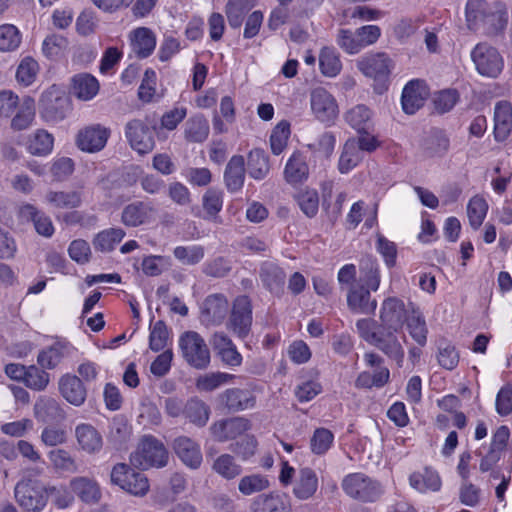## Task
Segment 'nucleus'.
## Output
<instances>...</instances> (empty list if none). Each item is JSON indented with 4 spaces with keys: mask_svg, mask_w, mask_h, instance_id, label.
<instances>
[{
    "mask_svg": "<svg viewBox=\"0 0 512 512\" xmlns=\"http://www.w3.org/2000/svg\"><path fill=\"white\" fill-rule=\"evenodd\" d=\"M412 303L406 305L397 297H388L383 300L380 308L379 319L385 330L398 332L402 329L407 318L411 314Z\"/></svg>",
    "mask_w": 512,
    "mask_h": 512,
    "instance_id": "obj_7",
    "label": "nucleus"
},
{
    "mask_svg": "<svg viewBox=\"0 0 512 512\" xmlns=\"http://www.w3.org/2000/svg\"><path fill=\"white\" fill-rule=\"evenodd\" d=\"M252 325V305L248 296L241 295L233 301L227 329L239 338H245Z\"/></svg>",
    "mask_w": 512,
    "mask_h": 512,
    "instance_id": "obj_10",
    "label": "nucleus"
},
{
    "mask_svg": "<svg viewBox=\"0 0 512 512\" xmlns=\"http://www.w3.org/2000/svg\"><path fill=\"white\" fill-rule=\"evenodd\" d=\"M130 46L134 54L140 58H147L156 46L155 34L146 27H139L129 34Z\"/></svg>",
    "mask_w": 512,
    "mask_h": 512,
    "instance_id": "obj_24",
    "label": "nucleus"
},
{
    "mask_svg": "<svg viewBox=\"0 0 512 512\" xmlns=\"http://www.w3.org/2000/svg\"><path fill=\"white\" fill-rule=\"evenodd\" d=\"M251 428V423L244 417H232L215 421L210 426L212 436L219 442L236 439Z\"/></svg>",
    "mask_w": 512,
    "mask_h": 512,
    "instance_id": "obj_14",
    "label": "nucleus"
},
{
    "mask_svg": "<svg viewBox=\"0 0 512 512\" xmlns=\"http://www.w3.org/2000/svg\"><path fill=\"white\" fill-rule=\"evenodd\" d=\"M410 336L420 345L427 342L428 329L422 313L415 306H411V314L406 322Z\"/></svg>",
    "mask_w": 512,
    "mask_h": 512,
    "instance_id": "obj_46",
    "label": "nucleus"
},
{
    "mask_svg": "<svg viewBox=\"0 0 512 512\" xmlns=\"http://www.w3.org/2000/svg\"><path fill=\"white\" fill-rule=\"evenodd\" d=\"M308 174L309 168L305 157L299 152L293 153L285 165V180L290 184H298L306 180Z\"/></svg>",
    "mask_w": 512,
    "mask_h": 512,
    "instance_id": "obj_35",
    "label": "nucleus"
},
{
    "mask_svg": "<svg viewBox=\"0 0 512 512\" xmlns=\"http://www.w3.org/2000/svg\"><path fill=\"white\" fill-rule=\"evenodd\" d=\"M20 213L22 217L27 220H31L34 224L36 231L44 236L51 237L54 233V226L49 216L45 213L37 210L33 205L27 204L24 205Z\"/></svg>",
    "mask_w": 512,
    "mask_h": 512,
    "instance_id": "obj_37",
    "label": "nucleus"
},
{
    "mask_svg": "<svg viewBox=\"0 0 512 512\" xmlns=\"http://www.w3.org/2000/svg\"><path fill=\"white\" fill-rule=\"evenodd\" d=\"M59 391L63 398L74 406H81L87 396L82 380L72 374H65L59 379Z\"/></svg>",
    "mask_w": 512,
    "mask_h": 512,
    "instance_id": "obj_21",
    "label": "nucleus"
},
{
    "mask_svg": "<svg viewBox=\"0 0 512 512\" xmlns=\"http://www.w3.org/2000/svg\"><path fill=\"white\" fill-rule=\"evenodd\" d=\"M39 72V65L32 57H24L16 70V80L19 84L27 87L36 79Z\"/></svg>",
    "mask_w": 512,
    "mask_h": 512,
    "instance_id": "obj_58",
    "label": "nucleus"
},
{
    "mask_svg": "<svg viewBox=\"0 0 512 512\" xmlns=\"http://www.w3.org/2000/svg\"><path fill=\"white\" fill-rule=\"evenodd\" d=\"M214 350L221 360L228 366L237 367L242 363V356L232 340L223 332H216L211 340Z\"/></svg>",
    "mask_w": 512,
    "mask_h": 512,
    "instance_id": "obj_23",
    "label": "nucleus"
},
{
    "mask_svg": "<svg viewBox=\"0 0 512 512\" xmlns=\"http://www.w3.org/2000/svg\"><path fill=\"white\" fill-rule=\"evenodd\" d=\"M212 471L221 478L232 481L243 472L241 464L238 463L236 458L228 453H223L217 456L211 465Z\"/></svg>",
    "mask_w": 512,
    "mask_h": 512,
    "instance_id": "obj_31",
    "label": "nucleus"
},
{
    "mask_svg": "<svg viewBox=\"0 0 512 512\" xmlns=\"http://www.w3.org/2000/svg\"><path fill=\"white\" fill-rule=\"evenodd\" d=\"M202 207L209 219H215L223 207V192L209 188L202 196Z\"/></svg>",
    "mask_w": 512,
    "mask_h": 512,
    "instance_id": "obj_57",
    "label": "nucleus"
},
{
    "mask_svg": "<svg viewBox=\"0 0 512 512\" xmlns=\"http://www.w3.org/2000/svg\"><path fill=\"white\" fill-rule=\"evenodd\" d=\"M99 91L98 80L87 73L75 75L72 78L71 92L80 100H91Z\"/></svg>",
    "mask_w": 512,
    "mask_h": 512,
    "instance_id": "obj_34",
    "label": "nucleus"
},
{
    "mask_svg": "<svg viewBox=\"0 0 512 512\" xmlns=\"http://www.w3.org/2000/svg\"><path fill=\"white\" fill-rule=\"evenodd\" d=\"M125 137L130 147L141 155L150 153L155 147L152 129L140 119H132L126 123Z\"/></svg>",
    "mask_w": 512,
    "mask_h": 512,
    "instance_id": "obj_11",
    "label": "nucleus"
},
{
    "mask_svg": "<svg viewBox=\"0 0 512 512\" xmlns=\"http://www.w3.org/2000/svg\"><path fill=\"white\" fill-rule=\"evenodd\" d=\"M370 291L363 285H352L347 293L348 308L354 313L373 314L377 300L372 298Z\"/></svg>",
    "mask_w": 512,
    "mask_h": 512,
    "instance_id": "obj_18",
    "label": "nucleus"
},
{
    "mask_svg": "<svg viewBox=\"0 0 512 512\" xmlns=\"http://www.w3.org/2000/svg\"><path fill=\"white\" fill-rule=\"evenodd\" d=\"M45 198L49 205L58 209H73L82 203L81 193L78 191L50 190L46 193Z\"/></svg>",
    "mask_w": 512,
    "mask_h": 512,
    "instance_id": "obj_43",
    "label": "nucleus"
},
{
    "mask_svg": "<svg viewBox=\"0 0 512 512\" xmlns=\"http://www.w3.org/2000/svg\"><path fill=\"white\" fill-rule=\"evenodd\" d=\"M173 449L179 459L189 468L198 469L203 461L197 442L187 436H179L173 442Z\"/></svg>",
    "mask_w": 512,
    "mask_h": 512,
    "instance_id": "obj_19",
    "label": "nucleus"
},
{
    "mask_svg": "<svg viewBox=\"0 0 512 512\" xmlns=\"http://www.w3.org/2000/svg\"><path fill=\"white\" fill-rule=\"evenodd\" d=\"M72 492L85 503H97L101 498L98 483L87 477H75L70 481Z\"/></svg>",
    "mask_w": 512,
    "mask_h": 512,
    "instance_id": "obj_32",
    "label": "nucleus"
},
{
    "mask_svg": "<svg viewBox=\"0 0 512 512\" xmlns=\"http://www.w3.org/2000/svg\"><path fill=\"white\" fill-rule=\"evenodd\" d=\"M289 135L290 124L287 121H281L274 127L270 136V145L275 155H279L284 151Z\"/></svg>",
    "mask_w": 512,
    "mask_h": 512,
    "instance_id": "obj_62",
    "label": "nucleus"
},
{
    "mask_svg": "<svg viewBox=\"0 0 512 512\" xmlns=\"http://www.w3.org/2000/svg\"><path fill=\"white\" fill-rule=\"evenodd\" d=\"M209 135V124L202 115L189 118L184 126V137L188 142L201 143Z\"/></svg>",
    "mask_w": 512,
    "mask_h": 512,
    "instance_id": "obj_45",
    "label": "nucleus"
},
{
    "mask_svg": "<svg viewBox=\"0 0 512 512\" xmlns=\"http://www.w3.org/2000/svg\"><path fill=\"white\" fill-rule=\"evenodd\" d=\"M126 233L121 228H110L96 235L93 245L96 250L101 252H110L122 241Z\"/></svg>",
    "mask_w": 512,
    "mask_h": 512,
    "instance_id": "obj_49",
    "label": "nucleus"
},
{
    "mask_svg": "<svg viewBox=\"0 0 512 512\" xmlns=\"http://www.w3.org/2000/svg\"><path fill=\"white\" fill-rule=\"evenodd\" d=\"M23 383L31 390L44 391L50 383V374L35 365H30L27 366Z\"/></svg>",
    "mask_w": 512,
    "mask_h": 512,
    "instance_id": "obj_55",
    "label": "nucleus"
},
{
    "mask_svg": "<svg viewBox=\"0 0 512 512\" xmlns=\"http://www.w3.org/2000/svg\"><path fill=\"white\" fill-rule=\"evenodd\" d=\"M409 483L415 490L421 493L439 491L442 485L439 474L428 467L422 472L412 473L409 477Z\"/></svg>",
    "mask_w": 512,
    "mask_h": 512,
    "instance_id": "obj_33",
    "label": "nucleus"
},
{
    "mask_svg": "<svg viewBox=\"0 0 512 512\" xmlns=\"http://www.w3.org/2000/svg\"><path fill=\"white\" fill-rule=\"evenodd\" d=\"M168 459L169 454L164 444L152 436L144 437L131 457L132 462L142 469L164 467Z\"/></svg>",
    "mask_w": 512,
    "mask_h": 512,
    "instance_id": "obj_5",
    "label": "nucleus"
},
{
    "mask_svg": "<svg viewBox=\"0 0 512 512\" xmlns=\"http://www.w3.org/2000/svg\"><path fill=\"white\" fill-rule=\"evenodd\" d=\"M494 136L497 141H504L512 129V105L500 101L494 109Z\"/></svg>",
    "mask_w": 512,
    "mask_h": 512,
    "instance_id": "obj_28",
    "label": "nucleus"
},
{
    "mask_svg": "<svg viewBox=\"0 0 512 512\" xmlns=\"http://www.w3.org/2000/svg\"><path fill=\"white\" fill-rule=\"evenodd\" d=\"M263 284L272 292L281 290L285 283V272L273 262H264L260 269Z\"/></svg>",
    "mask_w": 512,
    "mask_h": 512,
    "instance_id": "obj_44",
    "label": "nucleus"
},
{
    "mask_svg": "<svg viewBox=\"0 0 512 512\" xmlns=\"http://www.w3.org/2000/svg\"><path fill=\"white\" fill-rule=\"evenodd\" d=\"M465 17L469 30L487 37L502 35L509 21L507 5L500 0H468Z\"/></svg>",
    "mask_w": 512,
    "mask_h": 512,
    "instance_id": "obj_1",
    "label": "nucleus"
},
{
    "mask_svg": "<svg viewBox=\"0 0 512 512\" xmlns=\"http://www.w3.org/2000/svg\"><path fill=\"white\" fill-rule=\"evenodd\" d=\"M318 487L319 479L316 472L309 467H303L298 470L292 492L296 499L304 501L312 498Z\"/></svg>",
    "mask_w": 512,
    "mask_h": 512,
    "instance_id": "obj_20",
    "label": "nucleus"
},
{
    "mask_svg": "<svg viewBox=\"0 0 512 512\" xmlns=\"http://www.w3.org/2000/svg\"><path fill=\"white\" fill-rule=\"evenodd\" d=\"M362 153L359 152V146L355 139H349L343 146L339 158L338 168L341 173H347L355 168L362 160Z\"/></svg>",
    "mask_w": 512,
    "mask_h": 512,
    "instance_id": "obj_48",
    "label": "nucleus"
},
{
    "mask_svg": "<svg viewBox=\"0 0 512 512\" xmlns=\"http://www.w3.org/2000/svg\"><path fill=\"white\" fill-rule=\"evenodd\" d=\"M345 121L357 132H367L372 126V113L370 109L363 105L359 104L344 114Z\"/></svg>",
    "mask_w": 512,
    "mask_h": 512,
    "instance_id": "obj_40",
    "label": "nucleus"
},
{
    "mask_svg": "<svg viewBox=\"0 0 512 512\" xmlns=\"http://www.w3.org/2000/svg\"><path fill=\"white\" fill-rule=\"evenodd\" d=\"M428 96L427 88L420 81H410L402 92V107L405 113L414 114Z\"/></svg>",
    "mask_w": 512,
    "mask_h": 512,
    "instance_id": "obj_26",
    "label": "nucleus"
},
{
    "mask_svg": "<svg viewBox=\"0 0 512 512\" xmlns=\"http://www.w3.org/2000/svg\"><path fill=\"white\" fill-rule=\"evenodd\" d=\"M270 487V481L266 475L253 473L240 478L238 482V491L243 496H250L267 490Z\"/></svg>",
    "mask_w": 512,
    "mask_h": 512,
    "instance_id": "obj_47",
    "label": "nucleus"
},
{
    "mask_svg": "<svg viewBox=\"0 0 512 512\" xmlns=\"http://www.w3.org/2000/svg\"><path fill=\"white\" fill-rule=\"evenodd\" d=\"M392 60L383 52L370 53L357 61L358 69L374 80L386 79L391 73Z\"/></svg>",
    "mask_w": 512,
    "mask_h": 512,
    "instance_id": "obj_13",
    "label": "nucleus"
},
{
    "mask_svg": "<svg viewBox=\"0 0 512 512\" xmlns=\"http://www.w3.org/2000/svg\"><path fill=\"white\" fill-rule=\"evenodd\" d=\"M22 42L19 29L12 24L0 25V52L16 51Z\"/></svg>",
    "mask_w": 512,
    "mask_h": 512,
    "instance_id": "obj_52",
    "label": "nucleus"
},
{
    "mask_svg": "<svg viewBox=\"0 0 512 512\" xmlns=\"http://www.w3.org/2000/svg\"><path fill=\"white\" fill-rule=\"evenodd\" d=\"M69 45L66 37L58 34L47 36L42 44V52L49 59H56L59 57Z\"/></svg>",
    "mask_w": 512,
    "mask_h": 512,
    "instance_id": "obj_61",
    "label": "nucleus"
},
{
    "mask_svg": "<svg viewBox=\"0 0 512 512\" xmlns=\"http://www.w3.org/2000/svg\"><path fill=\"white\" fill-rule=\"evenodd\" d=\"M156 215L152 202L136 201L126 205L121 213V222L127 227H138L151 222Z\"/></svg>",
    "mask_w": 512,
    "mask_h": 512,
    "instance_id": "obj_15",
    "label": "nucleus"
},
{
    "mask_svg": "<svg viewBox=\"0 0 512 512\" xmlns=\"http://www.w3.org/2000/svg\"><path fill=\"white\" fill-rule=\"evenodd\" d=\"M310 106L314 117L331 126L339 115V107L335 97L324 88H316L310 94Z\"/></svg>",
    "mask_w": 512,
    "mask_h": 512,
    "instance_id": "obj_9",
    "label": "nucleus"
},
{
    "mask_svg": "<svg viewBox=\"0 0 512 512\" xmlns=\"http://www.w3.org/2000/svg\"><path fill=\"white\" fill-rule=\"evenodd\" d=\"M360 272V280L362 282L361 285L365 286V288L371 291H377L380 286L381 277L379 266L376 260L371 258L362 260L360 264Z\"/></svg>",
    "mask_w": 512,
    "mask_h": 512,
    "instance_id": "obj_50",
    "label": "nucleus"
},
{
    "mask_svg": "<svg viewBox=\"0 0 512 512\" xmlns=\"http://www.w3.org/2000/svg\"><path fill=\"white\" fill-rule=\"evenodd\" d=\"M397 332L393 330H385L378 335L373 346L382 351L389 358L396 361L399 367L402 366L404 360V349L396 336Z\"/></svg>",
    "mask_w": 512,
    "mask_h": 512,
    "instance_id": "obj_27",
    "label": "nucleus"
},
{
    "mask_svg": "<svg viewBox=\"0 0 512 512\" xmlns=\"http://www.w3.org/2000/svg\"><path fill=\"white\" fill-rule=\"evenodd\" d=\"M248 170L252 178L261 180L269 172V160L261 149H254L248 155Z\"/></svg>",
    "mask_w": 512,
    "mask_h": 512,
    "instance_id": "obj_51",
    "label": "nucleus"
},
{
    "mask_svg": "<svg viewBox=\"0 0 512 512\" xmlns=\"http://www.w3.org/2000/svg\"><path fill=\"white\" fill-rule=\"evenodd\" d=\"M488 210V204L484 198L474 196L467 205V215L471 227L477 230L483 223Z\"/></svg>",
    "mask_w": 512,
    "mask_h": 512,
    "instance_id": "obj_59",
    "label": "nucleus"
},
{
    "mask_svg": "<svg viewBox=\"0 0 512 512\" xmlns=\"http://www.w3.org/2000/svg\"><path fill=\"white\" fill-rule=\"evenodd\" d=\"M245 172L244 157L242 155L232 156L224 171V183L230 193H235L242 189Z\"/></svg>",
    "mask_w": 512,
    "mask_h": 512,
    "instance_id": "obj_25",
    "label": "nucleus"
},
{
    "mask_svg": "<svg viewBox=\"0 0 512 512\" xmlns=\"http://www.w3.org/2000/svg\"><path fill=\"white\" fill-rule=\"evenodd\" d=\"M228 308L229 303L224 295H210L202 304L201 321L205 325H219L226 318Z\"/></svg>",
    "mask_w": 512,
    "mask_h": 512,
    "instance_id": "obj_17",
    "label": "nucleus"
},
{
    "mask_svg": "<svg viewBox=\"0 0 512 512\" xmlns=\"http://www.w3.org/2000/svg\"><path fill=\"white\" fill-rule=\"evenodd\" d=\"M40 474V469H30L15 486L14 494L17 503L25 510L31 512L41 511L48 501L45 486L38 480L30 478L31 474Z\"/></svg>",
    "mask_w": 512,
    "mask_h": 512,
    "instance_id": "obj_2",
    "label": "nucleus"
},
{
    "mask_svg": "<svg viewBox=\"0 0 512 512\" xmlns=\"http://www.w3.org/2000/svg\"><path fill=\"white\" fill-rule=\"evenodd\" d=\"M182 357L193 368L205 369L210 363V351L203 337L195 331H186L179 337Z\"/></svg>",
    "mask_w": 512,
    "mask_h": 512,
    "instance_id": "obj_4",
    "label": "nucleus"
},
{
    "mask_svg": "<svg viewBox=\"0 0 512 512\" xmlns=\"http://www.w3.org/2000/svg\"><path fill=\"white\" fill-rule=\"evenodd\" d=\"M343 491L363 502L375 501L381 494L380 485L363 473H351L342 480Z\"/></svg>",
    "mask_w": 512,
    "mask_h": 512,
    "instance_id": "obj_6",
    "label": "nucleus"
},
{
    "mask_svg": "<svg viewBox=\"0 0 512 512\" xmlns=\"http://www.w3.org/2000/svg\"><path fill=\"white\" fill-rule=\"evenodd\" d=\"M48 458L57 471L77 473L78 465L71 454L65 449H53L49 451Z\"/></svg>",
    "mask_w": 512,
    "mask_h": 512,
    "instance_id": "obj_54",
    "label": "nucleus"
},
{
    "mask_svg": "<svg viewBox=\"0 0 512 512\" xmlns=\"http://www.w3.org/2000/svg\"><path fill=\"white\" fill-rule=\"evenodd\" d=\"M477 71L486 77L496 78L503 70L504 61L498 50L486 43H479L471 53Z\"/></svg>",
    "mask_w": 512,
    "mask_h": 512,
    "instance_id": "obj_8",
    "label": "nucleus"
},
{
    "mask_svg": "<svg viewBox=\"0 0 512 512\" xmlns=\"http://www.w3.org/2000/svg\"><path fill=\"white\" fill-rule=\"evenodd\" d=\"M75 436L80 448L89 454L96 453L102 448V437L90 424H80L75 429Z\"/></svg>",
    "mask_w": 512,
    "mask_h": 512,
    "instance_id": "obj_30",
    "label": "nucleus"
},
{
    "mask_svg": "<svg viewBox=\"0 0 512 512\" xmlns=\"http://www.w3.org/2000/svg\"><path fill=\"white\" fill-rule=\"evenodd\" d=\"M110 134V129L101 124L87 125L77 132L75 144L83 152L97 153L105 148Z\"/></svg>",
    "mask_w": 512,
    "mask_h": 512,
    "instance_id": "obj_12",
    "label": "nucleus"
},
{
    "mask_svg": "<svg viewBox=\"0 0 512 512\" xmlns=\"http://www.w3.org/2000/svg\"><path fill=\"white\" fill-rule=\"evenodd\" d=\"M337 44L348 54H357L363 48L356 31L340 29L337 34Z\"/></svg>",
    "mask_w": 512,
    "mask_h": 512,
    "instance_id": "obj_64",
    "label": "nucleus"
},
{
    "mask_svg": "<svg viewBox=\"0 0 512 512\" xmlns=\"http://www.w3.org/2000/svg\"><path fill=\"white\" fill-rule=\"evenodd\" d=\"M54 146V137L44 129H38L27 140V150L34 156L50 154Z\"/></svg>",
    "mask_w": 512,
    "mask_h": 512,
    "instance_id": "obj_38",
    "label": "nucleus"
},
{
    "mask_svg": "<svg viewBox=\"0 0 512 512\" xmlns=\"http://www.w3.org/2000/svg\"><path fill=\"white\" fill-rule=\"evenodd\" d=\"M68 352L67 344L56 342L39 352L37 363L44 369H54L68 355Z\"/></svg>",
    "mask_w": 512,
    "mask_h": 512,
    "instance_id": "obj_36",
    "label": "nucleus"
},
{
    "mask_svg": "<svg viewBox=\"0 0 512 512\" xmlns=\"http://www.w3.org/2000/svg\"><path fill=\"white\" fill-rule=\"evenodd\" d=\"M235 378L234 375L224 372H212L201 375L196 380V388L199 391L210 392L221 385L231 382Z\"/></svg>",
    "mask_w": 512,
    "mask_h": 512,
    "instance_id": "obj_53",
    "label": "nucleus"
},
{
    "mask_svg": "<svg viewBox=\"0 0 512 512\" xmlns=\"http://www.w3.org/2000/svg\"><path fill=\"white\" fill-rule=\"evenodd\" d=\"M333 441L334 435L329 429L317 428L310 439L311 451L316 455H323L331 448Z\"/></svg>",
    "mask_w": 512,
    "mask_h": 512,
    "instance_id": "obj_60",
    "label": "nucleus"
},
{
    "mask_svg": "<svg viewBox=\"0 0 512 512\" xmlns=\"http://www.w3.org/2000/svg\"><path fill=\"white\" fill-rule=\"evenodd\" d=\"M36 418L43 422L62 419L64 411L57 400L47 396H41L34 405Z\"/></svg>",
    "mask_w": 512,
    "mask_h": 512,
    "instance_id": "obj_39",
    "label": "nucleus"
},
{
    "mask_svg": "<svg viewBox=\"0 0 512 512\" xmlns=\"http://www.w3.org/2000/svg\"><path fill=\"white\" fill-rule=\"evenodd\" d=\"M252 512H293L290 497L279 491H272L256 497L251 504Z\"/></svg>",
    "mask_w": 512,
    "mask_h": 512,
    "instance_id": "obj_16",
    "label": "nucleus"
},
{
    "mask_svg": "<svg viewBox=\"0 0 512 512\" xmlns=\"http://www.w3.org/2000/svg\"><path fill=\"white\" fill-rule=\"evenodd\" d=\"M319 65L323 75L335 77L341 71V61L334 49L325 47L319 55Z\"/></svg>",
    "mask_w": 512,
    "mask_h": 512,
    "instance_id": "obj_56",
    "label": "nucleus"
},
{
    "mask_svg": "<svg viewBox=\"0 0 512 512\" xmlns=\"http://www.w3.org/2000/svg\"><path fill=\"white\" fill-rule=\"evenodd\" d=\"M35 115L36 109L34 99L30 96L23 97L15 110V115L11 119V129L14 131L28 129L32 125Z\"/></svg>",
    "mask_w": 512,
    "mask_h": 512,
    "instance_id": "obj_29",
    "label": "nucleus"
},
{
    "mask_svg": "<svg viewBox=\"0 0 512 512\" xmlns=\"http://www.w3.org/2000/svg\"><path fill=\"white\" fill-rule=\"evenodd\" d=\"M222 404L231 412L252 409L256 405L255 395L246 389L231 388L220 395Z\"/></svg>",
    "mask_w": 512,
    "mask_h": 512,
    "instance_id": "obj_22",
    "label": "nucleus"
},
{
    "mask_svg": "<svg viewBox=\"0 0 512 512\" xmlns=\"http://www.w3.org/2000/svg\"><path fill=\"white\" fill-rule=\"evenodd\" d=\"M41 117L49 123H58L64 120L71 111V101L65 90L57 85L47 88L41 95Z\"/></svg>",
    "mask_w": 512,
    "mask_h": 512,
    "instance_id": "obj_3",
    "label": "nucleus"
},
{
    "mask_svg": "<svg viewBox=\"0 0 512 512\" xmlns=\"http://www.w3.org/2000/svg\"><path fill=\"white\" fill-rule=\"evenodd\" d=\"M295 198L301 211L307 217L312 218L317 214L319 208V197L315 190H303L299 192Z\"/></svg>",
    "mask_w": 512,
    "mask_h": 512,
    "instance_id": "obj_63",
    "label": "nucleus"
},
{
    "mask_svg": "<svg viewBox=\"0 0 512 512\" xmlns=\"http://www.w3.org/2000/svg\"><path fill=\"white\" fill-rule=\"evenodd\" d=\"M210 413V407L198 398H191L184 405L185 418L197 427L207 424Z\"/></svg>",
    "mask_w": 512,
    "mask_h": 512,
    "instance_id": "obj_41",
    "label": "nucleus"
},
{
    "mask_svg": "<svg viewBox=\"0 0 512 512\" xmlns=\"http://www.w3.org/2000/svg\"><path fill=\"white\" fill-rule=\"evenodd\" d=\"M257 0H228L225 14L232 28H239L245 15L255 6Z\"/></svg>",
    "mask_w": 512,
    "mask_h": 512,
    "instance_id": "obj_42",
    "label": "nucleus"
}]
</instances>
